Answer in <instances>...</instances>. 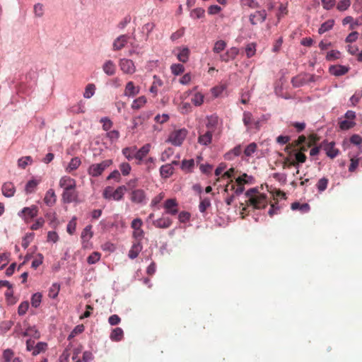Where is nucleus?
Instances as JSON below:
<instances>
[{
    "label": "nucleus",
    "instance_id": "5",
    "mask_svg": "<svg viewBox=\"0 0 362 362\" xmlns=\"http://www.w3.org/2000/svg\"><path fill=\"white\" fill-rule=\"evenodd\" d=\"M37 214L38 207L35 205H32L30 207H24L18 213V215L22 217L26 223H28L31 219L36 217Z\"/></svg>",
    "mask_w": 362,
    "mask_h": 362
},
{
    "label": "nucleus",
    "instance_id": "49",
    "mask_svg": "<svg viewBox=\"0 0 362 362\" xmlns=\"http://www.w3.org/2000/svg\"><path fill=\"white\" fill-rule=\"evenodd\" d=\"M339 127L341 130H348L352 127H354L356 123L354 121L345 119L341 121L339 123Z\"/></svg>",
    "mask_w": 362,
    "mask_h": 362
},
{
    "label": "nucleus",
    "instance_id": "40",
    "mask_svg": "<svg viewBox=\"0 0 362 362\" xmlns=\"http://www.w3.org/2000/svg\"><path fill=\"white\" fill-rule=\"evenodd\" d=\"M95 91V86L93 83H89L86 86L85 91L83 93V97L85 98H91Z\"/></svg>",
    "mask_w": 362,
    "mask_h": 362
},
{
    "label": "nucleus",
    "instance_id": "21",
    "mask_svg": "<svg viewBox=\"0 0 362 362\" xmlns=\"http://www.w3.org/2000/svg\"><path fill=\"white\" fill-rule=\"evenodd\" d=\"M349 71V68L342 65H333L329 67V72L331 74L340 76L346 74Z\"/></svg>",
    "mask_w": 362,
    "mask_h": 362
},
{
    "label": "nucleus",
    "instance_id": "23",
    "mask_svg": "<svg viewBox=\"0 0 362 362\" xmlns=\"http://www.w3.org/2000/svg\"><path fill=\"white\" fill-rule=\"evenodd\" d=\"M57 201V196L55 194L54 191L52 189H49L47 191L45 198L44 202L49 206H52L55 204Z\"/></svg>",
    "mask_w": 362,
    "mask_h": 362
},
{
    "label": "nucleus",
    "instance_id": "47",
    "mask_svg": "<svg viewBox=\"0 0 362 362\" xmlns=\"http://www.w3.org/2000/svg\"><path fill=\"white\" fill-rule=\"evenodd\" d=\"M170 69L174 75L177 76L184 72L185 67L182 64H173L171 65Z\"/></svg>",
    "mask_w": 362,
    "mask_h": 362
},
{
    "label": "nucleus",
    "instance_id": "1",
    "mask_svg": "<svg viewBox=\"0 0 362 362\" xmlns=\"http://www.w3.org/2000/svg\"><path fill=\"white\" fill-rule=\"evenodd\" d=\"M247 197L245 203L254 209H264L269 204L267 196L261 193L257 188H250L245 194Z\"/></svg>",
    "mask_w": 362,
    "mask_h": 362
},
{
    "label": "nucleus",
    "instance_id": "14",
    "mask_svg": "<svg viewBox=\"0 0 362 362\" xmlns=\"http://www.w3.org/2000/svg\"><path fill=\"white\" fill-rule=\"evenodd\" d=\"M59 185L60 187L65 189H71L76 187V182L69 176H63L60 178Z\"/></svg>",
    "mask_w": 362,
    "mask_h": 362
},
{
    "label": "nucleus",
    "instance_id": "11",
    "mask_svg": "<svg viewBox=\"0 0 362 362\" xmlns=\"http://www.w3.org/2000/svg\"><path fill=\"white\" fill-rule=\"evenodd\" d=\"M130 199L135 204H142L146 200V193L141 189H134L130 193Z\"/></svg>",
    "mask_w": 362,
    "mask_h": 362
},
{
    "label": "nucleus",
    "instance_id": "56",
    "mask_svg": "<svg viewBox=\"0 0 362 362\" xmlns=\"http://www.w3.org/2000/svg\"><path fill=\"white\" fill-rule=\"evenodd\" d=\"M256 45L255 43L248 44L245 48L246 55L248 58L253 57L256 52Z\"/></svg>",
    "mask_w": 362,
    "mask_h": 362
},
{
    "label": "nucleus",
    "instance_id": "39",
    "mask_svg": "<svg viewBox=\"0 0 362 362\" xmlns=\"http://www.w3.org/2000/svg\"><path fill=\"white\" fill-rule=\"evenodd\" d=\"M329 180L326 177H322L320 179L316 185L317 189L319 192H324L328 185Z\"/></svg>",
    "mask_w": 362,
    "mask_h": 362
},
{
    "label": "nucleus",
    "instance_id": "42",
    "mask_svg": "<svg viewBox=\"0 0 362 362\" xmlns=\"http://www.w3.org/2000/svg\"><path fill=\"white\" fill-rule=\"evenodd\" d=\"M204 96L200 93H196L191 99L195 106H200L204 103Z\"/></svg>",
    "mask_w": 362,
    "mask_h": 362
},
{
    "label": "nucleus",
    "instance_id": "4",
    "mask_svg": "<svg viewBox=\"0 0 362 362\" xmlns=\"http://www.w3.org/2000/svg\"><path fill=\"white\" fill-rule=\"evenodd\" d=\"M216 121H209L206 124L208 130L206 132L199 131L198 143L201 145L207 146L211 144L212 140L213 129H210V126L214 125Z\"/></svg>",
    "mask_w": 362,
    "mask_h": 362
},
{
    "label": "nucleus",
    "instance_id": "55",
    "mask_svg": "<svg viewBox=\"0 0 362 362\" xmlns=\"http://www.w3.org/2000/svg\"><path fill=\"white\" fill-rule=\"evenodd\" d=\"M119 168L122 172V174L124 176L128 175L130 173L131 170H132L131 165L128 163H126V162L122 163L119 165Z\"/></svg>",
    "mask_w": 362,
    "mask_h": 362
},
{
    "label": "nucleus",
    "instance_id": "28",
    "mask_svg": "<svg viewBox=\"0 0 362 362\" xmlns=\"http://www.w3.org/2000/svg\"><path fill=\"white\" fill-rule=\"evenodd\" d=\"M127 191V187L124 185L118 187L115 190H113L112 199L115 201H120L123 199L124 192Z\"/></svg>",
    "mask_w": 362,
    "mask_h": 362
},
{
    "label": "nucleus",
    "instance_id": "29",
    "mask_svg": "<svg viewBox=\"0 0 362 362\" xmlns=\"http://www.w3.org/2000/svg\"><path fill=\"white\" fill-rule=\"evenodd\" d=\"M136 150V146L126 147L122 149V152L124 156L130 161L135 159Z\"/></svg>",
    "mask_w": 362,
    "mask_h": 362
},
{
    "label": "nucleus",
    "instance_id": "63",
    "mask_svg": "<svg viewBox=\"0 0 362 362\" xmlns=\"http://www.w3.org/2000/svg\"><path fill=\"white\" fill-rule=\"evenodd\" d=\"M34 13L37 17H42L44 13L43 5L42 4H36L34 6Z\"/></svg>",
    "mask_w": 362,
    "mask_h": 362
},
{
    "label": "nucleus",
    "instance_id": "44",
    "mask_svg": "<svg viewBox=\"0 0 362 362\" xmlns=\"http://www.w3.org/2000/svg\"><path fill=\"white\" fill-rule=\"evenodd\" d=\"M33 163V159L30 156H24L18 159V167L25 169L28 164Z\"/></svg>",
    "mask_w": 362,
    "mask_h": 362
},
{
    "label": "nucleus",
    "instance_id": "41",
    "mask_svg": "<svg viewBox=\"0 0 362 362\" xmlns=\"http://www.w3.org/2000/svg\"><path fill=\"white\" fill-rule=\"evenodd\" d=\"M205 16V11L202 8H197L193 9L190 13V16L192 18L198 19L204 18Z\"/></svg>",
    "mask_w": 362,
    "mask_h": 362
},
{
    "label": "nucleus",
    "instance_id": "37",
    "mask_svg": "<svg viewBox=\"0 0 362 362\" xmlns=\"http://www.w3.org/2000/svg\"><path fill=\"white\" fill-rule=\"evenodd\" d=\"M189 55V50L188 48L185 47L177 54V59L179 61L185 63L188 61Z\"/></svg>",
    "mask_w": 362,
    "mask_h": 362
},
{
    "label": "nucleus",
    "instance_id": "31",
    "mask_svg": "<svg viewBox=\"0 0 362 362\" xmlns=\"http://www.w3.org/2000/svg\"><path fill=\"white\" fill-rule=\"evenodd\" d=\"M92 226L88 225L83 230L81 238L83 243L88 242L93 237Z\"/></svg>",
    "mask_w": 362,
    "mask_h": 362
},
{
    "label": "nucleus",
    "instance_id": "13",
    "mask_svg": "<svg viewBox=\"0 0 362 362\" xmlns=\"http://www.w3.org/2000/svg\"><path fill=\"white\" fill-rule=\"evenodd\" d=\"M62 197L64 203H71L77 200L78 192L76 190V188L65 189L63 191Z\"/></svg>",
    "mask_w": 362,
    "mask_h": 362
},
{
    "label": "nucleus",
    "instance_id": "3",
    "mask_svg": "<svg viewBox=\"0 0 362 362\" xmlns=\"http://www.w3.org/2000/svg\"><path fill=\"white\" fill-rule=\"evenodd\" d=\"M188 132L185 128L175 130L170 133L167 141L171 143L174 146H179L182 144Z\"/></svg>",
    "mask_w": 362,
    "mask_h": 362
},
{
    "label": "nucleus",
    "instance_id": "36",
    "mask_svg": "<svg viewBox=\"0 0 362 362\" xmlns=\"http://www.w3.org/2000/svg\"><path fill=\"white\" fill-rule=\"evenodd\" d=\"M226 47V42L224 40H218L215 42L213 52L216 54H219L223 51Z\"/></svg>",
    "mask_w": 362,
    "mask_h": 362
},
{
    "label": "nucleus",
    "instance_id": "58",
    "mask_svg": "<svg viewBox=\"0 0 362 362\" xmlns=\"http://www.w3.org/2000/svg\"><path fill=\"white\" fill-rule=\"evenodd\" d=\"M84 331V326L83 325H78L74 327L71 334L69 336V339L74 338L76 335L82 333Z\"/></svg>",
    "mask_w": 362,
    "mask_h": 362
},
{
    "label": "nucleus",
    "instance_id": "24",
    "mask_svg": "<svg viewBox=\"0 0 362 362\" xmlns=\"http://www.w3.org/2000/svg\"><path fill=\"white\" fill-rule=\"evenodd\" d=\"M174 173V168L172 164H165L160 167V175L163 178L170 177Z\"/></svg>",
    "mask_w": 362,
    "mask_h": 362
},
{
    "label": "nucleus",
    "instance_id": "35",
    "mask_svg": "<svg viewBox=\"0 0 362 362\" xmlns=\"http://www.w3.org/2000/svg\"><path fill=\"white\" fill-rule=\"evenodd\" d=\"M163 85V81L158 76H153V82L151 87L150 88V92L156 95L158 93V88Z\"/></svg>",
    "mask_w": 362,
    "mask_h": 362
},
{
    "label": "nucleus",
    "instance_id": "8",
    "mask_svg": "<svg viewBox=\"0 0 362 362\" xmlns=\"http://www.w3.org/2000/svg\"><path fill=\"white\" fill-rule=\"evenodd\" d=\"M119 66L124 74H133L136 71L134 63L131 59H121L119 62Z\"/></svg>",
    "mask_w": 362,
    "mask_h": 362
},
{
    "label": "nucleus",
    "instance_id": "33",
    "mask_svg": "<svg viewBox=\"0 0 362 362\" xmlns=\"http://www.w3.org/2000/svg\"><path fill=\"white\" fill-rule=\"evenodd\" d=\"M146 103V98L145 96H141L138 98L135 99L132 104V108L134 110H139L144 107L145 104Z\"/></svg>",
    "mask_w": 362,
    "mask_h": 362
},
{
    "label": "nucleus",
    "instance_id": "64",
    "mask_svg": "<svg viewBox=\"0 0 362 362\" xmlns=\"http://www.w3.org/2000/svg\"><path fill=\"white\" fill-rule=\"evenodd\" d=\"M155 161H156V159L152 157H149L148 158H147L145 160V164L146 165V170L148 172H150L151 170L155 168V167H156Z\"/></svg>",
    "mask_w": 362,
    "mask_h": 362
},
{
    "label": "nucleus",
    "instance_id": "32",
    "mask_svg": "<svg viewBox=\"0 0 362 362\" xmlns=\"http://www.w3.org/2000/svg\"><path fill=\"white\" fill-rule=\"evenodd\" d=\"M334 24V20H332V19L327 20V21H325V23H323L321 25L320 28L318 30V33L320 34L325 33V32L331 30L333 28Z\"/></svg>",
    "mask_w": 362,
    "mask_h": 362
},
{
    "label": "nucleus",
    "instance_id": "57",
    "mask_svg": "<svg viewBox=\"0 0 362 362\" xmlns=\"http://www.w3.org/2000/svg\"><path fill=\"white\" fill-rule=\"evenodd\" d=\"M76 228V218L74 217L67 224L66 230L70 235H72L74 233Z\"/></svg>",
    "mask_w": 362,
    "mask_h": 362
},
{
    "label": "nucleus",
    "instance_id": "62",
    "mask_svg": "<svg viewBox=\"0 0 362 362\" xmlns=\"http://www.w3.org/2000/svg\"><path fill=\"white\" fill-rule=\"evenodd\" d=\"M45 220L42 217H40L37 218L33 224H32V226H30V229L33 230H38L43 226Z\"/></svg>",
    "mask_w": 362,
    "mask_h": 362
},
{
    "label": "nucleus",
    "instance_id": "43",
    "mask_svg": "<svg viewBox=\"0 0 362 362\" xmlns=\"http://www.w3.org/2000/svg\"><path fill=\"white\" fill-rule=\"evenodd\" d=\"M60 290V286L57 284H53L49 289L48 296L51 298L57 297Z\"/></svg>",
    "mask_w": 362,
    "mask_h": 362
},
{
    "label": "nucleus",
    "instance_id": "50",
    "mask_svg": "<svg viewBox=\"0 0 362 362\" xmlns=\"http://www.w3.org/2000/svg\"><path fill=\"white\" fill-rule=\"evenodd\" d=\"M211 206V201L209 198L202 199L199 205V209L202 213L206 211V210Z\"/></svg>",
    "mask_w": 362,
    "mask_h": 362
},
{
    "label": "nucleus",
    "instance_id": "15",
    "mask_svg": "<svg viewBox=\"0 0 362 362\" xmlns=\"http://www.w3.org/2000/svg\"><path fill=\"white\" fill-rule=\"evenodd\" d=\"M150 148L151 145L149 144H146L139 150H136L135 159L137 165H141L142 163L143 159L149 153Z\"/></svg>",
    "mask_w": 362,
    "mask_h": 362
},
{
    "label": "nucleus",
    "instance_id": "60",
    "mask_svg": "<svg viewBox=\"0 0 362 362\" xmlns=\"http://www.w3.org/2000/svg\"><path fill=\"white\" fill-rule=\"evenodd\" d=\"M13 355L14 353L11 349H7L4 350L3 352V362H9L13 358Z\"/></svg>",
    "mask_w": 362,
    "mask_h": 362
},
{
    "label": "nucleus",
    "instance_id": "34",
    "mask_svg": "<svg viewBox=\"0 0 362 362\" xmlns=\"http://www.w3.org/2000/svg\"><path fill=\"white\" fill-rule=\"evenodd\" d=\"M39 184V181L36 180H29L25 187V191L26 194H31L35 192V188Z\"/></svg>",
    "mask_w": 362,
    "mask_h": 362
},
{
    "label": "nucleus",
    "instance_id": "52",
    "mask_svg": "<svg viewBox=\"0 0 362 362\" xmlns=\"http://www.w3.org/2000/svg\"><path fill=\"white\" fill-rule=\"evenodd\" d=\"M194 161L193 159L183 160L182 162V169L184 170L191 171L194 167Z\"/></svg>",
    "mask_w": 362,
    "mask_h": 362
},
{
    "label": "nucleus",
    "instance_id": "26",
    "mask_svg": "<svg viewBox=\"0 0 362 362\" xmlns=\"http://www.w3.org/2000/svg\"><path fill=\"white\" fill-rule=\"evenodd\" d=\"M241 152H242V147L240 145H238V146H235L229 152L226 153L224 155V158L226 160H231L235 157L240 156Z\"/></svg>",
    "mask_w": 362,
    "mask_h": 362
},
{
    "label": "nucleus",
    "instance_id": "22",
    "mask_svg": "<svg viewBox=\"0 0 362 362\" xmlns=\"http://www.w3.org/2000/svg\"><path fill=\"white\" fill-rule=\"evenodd\" d=\"M2 194L6 197H11L16 192V188L12 182H5L1 187Z\"/></svg>",
    "mask_w": 362,
    "mask_h": 362
},
{
    "label": "nucleus",
    "instance_id": "48",
    "mask_svg": "<svg viewBox=\"0 0 362 362\" xmlns=\"http://www.w3.org/2000/svg\"><path fill=\"white\" fill-rule=\"evenodd\" d=\"M101 255L98 252H93L87 258L89 264H93L98 262L100 259Z\"/></svg>",
    "mask_w": 362,
    "mask_h": 362
},
{
    "label": "nucleus",
    "instance_id": "38",
    "mask_svg": "<svg viewBox=\"0 0 362 362\" xmlns=\"http://www.w3.org/2000/svg\"><path fill=\"white\" fill-rule=\"evenodd\" d=\"M257 149V145L255 142L250 143L244 150V154L247 157L251 156Z\"/></svg>",
    "mask_w": 362,
    "mask_h": 362
},
{
    "label": "nucleus",
    "instance_id": "7",
    "mask_svg": "<svg viewBox=\"0 0 362 362\" xmlns=\"http://www.w3.org/2000/svg\"><path fill=\"white\" fill-rule=\"evenodd\" d=\"M143 225L142 220L141 218H135L131 223V227L133 228V238L136 240H141L144 236V232L141 228Z\"/></svg>",
    "mask_w": 362,
    "mask_h": 362
},
{
    "label": "nucleus",
    "instance_id": "2",
    "mask_svg": "<svg viewBox=\"0 0 362 362\" xmlns=\"http://www.w3.org/2000/svg\"><path fill=\"white\" fill-rule=\"evenodd\" d=\"M112 164V160L111 159L103 160L100 163L92 164L88 168V173L92 177H98Z\"/></svg>",
    "mask_w": 362,
    "mask_h": 362
},
{
    "label": "nucleus",
    "instance_id": "53",
    "mask_svg": "<svg viewBox=\"0 0 362 362\" xmlns=\"http://www.w3.org/2000/svg\"><path fill=\"white\" fill-rule=\"evenodd\" d=\"M174 153V149L173 148H166L160 156V160L163 162L166 161L168 160Z\"/></svg>",
    "mask_w": 362,
    "mask_h": 362
},
{
    "label": "nucleus",
    "instance_id": "30",
    "mask_svg": "<svg viewBox=\"0 0 362 362\" xmlns=\"http://www.w3.org/2000/svg\"><path fill=\"white\" fill-rule=\"evenodd\" d=\"M81 164V159L78 157H74L71 158V161L69 162L68 166L66 168V171L70 173L72 171L76 170Z\"/></svg>",
    "mask_w": 362,
    "mask_h": 362
},
{
    "label": "nucleus",
    "instance_id": "10",
    "mask_svg": "<svg viewBox=\"0 0 362 362\" xmlns=\"http://www.w3.org/2000/svg\"><path fill=\"white\" fill-rule=\"evenodd\" d=\"M267 18V12L264 9L257 11L251 13L249 17L250 22L252 25H257L263 23Z\"/></svg>",
    "mask_w": 362,
    "mask_h": 362
},
{
    "label": "nucleus",
    "instance_id": "54",
    "mask_svg": "<svg viewBox=\"0 0 362 362\" xmlns=\"http://www.w3.org/2000/svg\"><path fill=\"white\" fill-rule=\"evenodd\" d=\"M351 5V1L350 0H341L339 1L337 8L339 11H344L347 10Z\"/></svg>",
    "mask_w": 362,
    "mask_h": 362
},
{
    "label": "nucleus",
    "instance_id": "45",
    "mask_svg": "<svg viewBox=\"0 0 362 362\" xmlns=\"http://www.w3.org/2000/svg\"><path fill=\"white\" fill-rule=\"evenodd\" d=\"M47 344L45 342H38L35 346L34 351H33V356H37V354H40L41 352L45 351L47 349Z\"/></svg>",
    "mask_w": 362,
    "mask_h": 362
},
{
    "label": "nucleus",
    "instance_id": "17",
    "mask_svg": "<svg viewBox=\"0 0 362 362\" xmlns=\"http://www.w3.org/2000/svg\"><path fill=\"white\" fill-rule=\"evenodd\" d=\"M142 249L141 240H135L129 251L128 257L132 259L136 258Z\"/></svg>",
    "mask_w": 362,
    "mask_h": 362
},
{
    "label": "nucleus",
    "instance_id": "16",
    "mask_svg": "<svg viewBox=\"0 0 362 362\" xmlns=\"http://www.w3.org/2000/svg\"><path fill=\"white\" fill-rule=\"evenodd\" d=\"M173 223V221L168 216L163 214L162 216L156 221H153V224L155 227L158 228H168Z\"/></svg>",
    "mask_w": 362,
    "mask_h": 362
},
{
    "label": "nucleus",
    "instance_id": "51",
    "mask_svg": "<svg viewBox=\"0 0 362 362\" xmlns=\"http://www.w3.org/2000/svg\"><path fill=\"white\" fill-rule=\"evenodd\" d=\"M42 300V294L40 293H35L32 296L31 304L34 308H37Z\"/></svg>",
    "mask_w": 362,
    "mask_h": 362
},
{
    "label": "nucleus",
    "instance_id": "27",
    "mask_svg": "<svg viewBox=\"0 0 362 362\" xmlns=\"http://www.w3.org/2000/svg\"><path fill=\"white\" fill-rule=\"evenodd\" d=\"M124 332L122 328L116 327L110 333V338L113 341H119L123 339Z\"/></svg>",
    "mask_w": 362,
    "mask_h": 362
},
{
    "label": "nucleus",
    "instance_id": "12",
    "mask_svg": "<svg viewBox=\"0 0 362 362\" xmlns=\"http://www.w3.org/2000/svg\"><path fill=\"white\" fill-rule=\"evenodd\" d=\"M129 36L127 35H121L118 36L112 43V50L119 51L123 49L127 44Z\"/></svg>",
    "mask_w": 362,
    "mask_h": 362
},
{
    "label": "nucleus",
    "instance_id": "18",
    "mask_svg": "<svg viewBox=\"0 0 362 362\" xmlns=\"http://www.w3.org/2000/svg\"><path fill=\"white\" fill-rule=\"evenodd\" d=\"M322 144H323L322 148L326 151L327 156L330 158H334L339 154V150L334 147V142H323Z\"/></svg>",
    "mask_w": 362,
    "mask_h": 362
},
{
    "label": "nucleus",
    "instance_id": "61",
    "mask_svg": "<svg viewBox=\"0 0 362 362\" xmlns=\"http://www.w3.org/2000/svg\"><path fill=\"white\" fill-rule=\"evenodd\" d=\"M100 122L103 124V129L105 131H109L112 127V122L107 117L101 118Z\"/></svg>",
    "mask_w": 362,
    "mask_h": 362
},
{
    "label": "nucleus",
    "instance_id": "9",
    "mask_svg": "<svg viewBox=\"0 0 362 362\" xmlns=\"http://www.w3.org/2000/svg\"><path fill=\"white\" fill-rule=\"evenodd\" d=\"M163 207L167 214L175 216L178 213V203L175 199H166Z\"/></svg>",
    "mask_w": 362,
    "mask_h": 362
},
{
    "label": "nucleus",
    "instance_id": "46",
    "mask_svg": "<svg viewBox=\"0 0 362 362\" xmlns=\"http://www.w3.org/2000/svg\"><path fill=\"white\" fill-rule=\"evenodd\" d=\"M23 335L24 337H32L34 338H39L40 337V333L39 332L35 329V327H29L23 333Z\"/></svg>",
    "mask_w": 362,
    "mask_h": 362
},
{
    "label": "nucleus",
    "instance_id": "19",
    "mask_svg": "<svg viewBox=\"0 0 362 362\" xmlns=\"http://www.w3.org/2000/svg\"><path fill=\"white\" fill-rule=\"evenodd\" d=\"M102 68L104 73L110 76L115 75L117 70L115 64L110 59L106 60Z\"/></svg>",
    "mask_w": 362,
    "mask_h": 362
},
{
    "label": "nucleus",
    "instance_id": "6",
    "mask_svg": "<svg viewBox=\"0 0 362 362\" xmlns=\"http://www.w3.org/2000/svg\"><path fill=\"white\" fill-rule=\"evenodd\" d=\"M243 122L244 125L247 127V131L250 130L252 128H255L256 129H259V121L255 119L250 112L245 111L243 112Z\"/></svg>",
    "mask_w": 362,
    "mask_h": 362
},
{
    "label": "nucleus",
    "instance_id": "59",
    "mask_svg": "<svg viewBox=\"0 0 362 362\" xmlns=\"http://www.w3.org/2000/svg\"><path fill=\"white\" fill-rule=\"evenodd\" d=\"M29 308V303L28 301L22 302L18 308V313L19 315H23L26 313L28 309Z\"/></svg>",
    "mask_w": 362,
    "mask_h": 362
},
{
    "label": "nucleus",
    "instance_id": "20",
    "mask_svg": "<svg viewBox=\"0 0 362 362\" xmlns=\"http://www.w3.org/2000/svg\"><path fill=\"white\" fill-rule=\"evenodd\" d=\"M238 49L233 47L228 49L226 53L220 55V59L223 62H228L230 60L234 59L238 54Z\"/></svg>",
    "mask_w": 362,
    "mask_h": 362
},
{
    "label": "nucleus",
    "instance_id": "25",
    "mask_svg": "<svg viewBox=\"0 0 362 362\" xmlns=\"http://www.w3.org/2000/svg\"><path fill=\"white\" fill-rule=\"evenodd\" d=\"M139 92V88L136 87L132 81H129L125 87L124 95L127 96H134Z\"/></svg>",
    "mask_w": 362,
    "mask_h": 362
}]
</instances>
